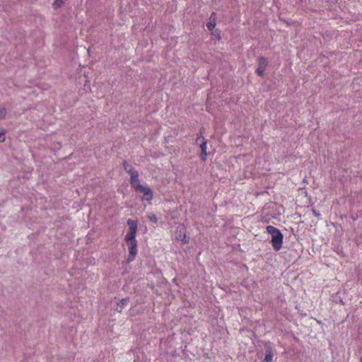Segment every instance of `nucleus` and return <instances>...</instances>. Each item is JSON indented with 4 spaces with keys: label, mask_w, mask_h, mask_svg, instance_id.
<instances>
[{
    "label": "nucleus",
    "mask_w": 362,
    "mask_h": 362,
    "mask_svg": "<svg viewBox=\"0 0 362 362\" xmlns=\"http://www.w3.org/2000/svg\"><path fill=\"white\" fill-rule=\"evenodd\" d=\"M267 231L272 235L271 243L275 251H279L282 247L284 235L281 230L273 226H267Z\"/></svg>",
    "instance_id": "1"
},
{
    "label": "nucleus",
    "mask_w": 362,
    "mask_h": 362,
    "mask_svg": "<svg viewBox=\"0 0 362 362\" xmlns=\"http://www.w3.org/2000/svg\"><path fill=\"white\" fill-rule=\"evenodd\" d=\"M129 249V256L127 262H132L137 254V241L136 239L132 240H124Z\"/></svg>",
    "instance_id": "2"
},
{
    "label": "nucleus",
    "mask_w": 362,
    "mask_h": 362,
    "mask_svg": "<svg viewBox=\"0 0 362 362\" xmlns=\"http://www.w3.org/2000/svg\"><path fill=\"white\" fill-rule=\"evenodd\" d=\"M136 192L142 193L144 194L143 199L150 202L153 199V191L151 188L147 186H144L141 184L137 185L136 187L134 188Z\"/></svg>",
    "instance_id": "3"
},
{
    "label": "nucleus",
    "mask_w": 362,
    "mask_h": 362,
    "mask_svg": "<svg viewBox=\"0 0 362 362\" xmlns=\"http://www.w3.org/2000/svg\"><path fill=\"white\" fill-rule=\"evenodd\" d=\"M127 223L129 228L125 235L124 240L136 239V234L138 228L137 222L132 219H128Z\"/></svg>",
    "instance_id": "4"
},
{
    "label": "nucleus",
    "mask_w": 362,
    "mask_h": 362,
    "mask_svg": "<svg viewBox=\"0 0 362 362\" xmlns=\"http://www.w3.org/2000/svg\"><path fill=\"white\" fill-rule=\"evenodd\" d=\"M268 65V61L266 58L260 57L258 58V66L256 73L258 76L263 77L266 66Z\"/></svg>",
    "instance_id": "5"
},
{
    "label": "nucleus",
    "mask_w": 362,
    "mask_h": 362,
    "mask_svg": "<svg viewBox=\"0 0 362 362\" xmlns=\"http://www.w3.org/2000/svg\"><path fill=\"white\" fill-rule=\"evenodd\" d=\"M206 144V140L204 137H202V141L199 144V147L201 148L200 158L202 161H205L207 158Z\"/></svg>",
    "instance_id": "6"
},
{
    "label": "nucleus",
    "mask_w": 362,
    "mask_h": 362,
    "mask_svg": "<svg viewBox=\"0 0 362 362\" xmlns=\"http://www.w3.org/2000/svg\"><path fill=\"white\" fill-rule=\"evenodd\" d=\"M129 175H130L129 182H130L131 186L133 188H134V187H136V186L137 185L140 184L139 181V173L136 170H134V171L132 172L131 173H129Z\"/></svg>",
    "instance_id": "7"
},
{
    "label": "nucleus",
    "mask_w": 362,
    "mask_h": 362,
    "mask_svg": "<svg viewBox=\"0 0 362 362\" xmlns=\"http://www.w3.org/2000/svg\"><path fill=\"white\" fill-rule=\"evenodd\" d=\"M175 238L177 240H181L183 243H188V240L187 239L185 228L183 227L180 228V229L179 230V233L177 232L176 233Z\"/></svg>",
    "instance_id": "8"
},
{
    "label": "nucleus",
    "mask_w": 362,
    "mask_h": 362,
    "mask_svg": "<svg viewBox=\"0 0 362 362\" xmlns=\"http://www.w3.org/2000/svg\"><path fill=\"white\" fill-rule=\"evenodd\" d=\"M216 13L213 12L209 18V21L206 24L209 30L211 31L216 26Z\"/></svg>",
    "instance_id": "9"
},
{
    "label": "nucleus",
    "mask_w": 362,
    "mask_h": 362,
    "mask_svg": "<svg viewBox=\"0 0 362 362\" xmlns=\"http://www.w3.org/2000/svg\"><path fill=\"white\" fill-rule=\"evenodd\" d=\"M274 357V353L271 347H268L266 350V355L263 362H272Z\"/></svg>",
    "instance_id": "10"
},
{
    "label": "nucleus",
    "mask_w": 362,
    "mask_h": 362,
    "mask_svg": "<svg viewBox=\"0 0 362 362\" xmlns=\"http://www.w3.org/2000/svg\"><path fill=\"white\" fill-rule=\"evenodd\" d=\"M128 299L123 298L119 300V302L117 303V310L119 313L122 312V309L124 308V306L127 304Z\"/></svg>",
    "instance_id": "11"
},
{
    "label": "nucleus",
    "mask_w": 362,
    "mask_h": 362,
    "mask_svg": "<svg viewBox=\"0 0 362 362\" xmlns=\"http://www.w3.org/2000/svg\"><path fill=\"white\" fill-rule=\"evenodd\" d=\"M122 165L124 170L129 174L134 171L133 167L127 160L123 161Z\"/></svg>",
    "instance_id": "12"
},
{
    "label": "nucleus",
    "mask_w": 362,
    "mask_h": 362,
    "mask_svg": "<svg viewBox=\"0 0 362 362\" xmlns=\"http://www.w3.org/2000/svg\"><path fill=\"white\" fill-rule=\"evenodd\" d=\"M64 3V0H55L52 4L53 8L57 10L60 8Z\"/></svg>",
    "instance_id": "13"
},
{
    "label": "nucleus",
    "mask_w": 362,
    "mask_h": 362,
    "mask_svg": "<svg viewBox=\"0 0 362 362\" xmlns=\"http://www.w3.org/2000/svg\"><path fill=\"white\" fill-rule=\"evenodd\" d=\"M6 115V110L5 108L0 109V119H5Z\"/></svg>",
    "instance_id": "14"
},
{
    "label": "nucleus",
    "mask_w": 362,
    "mask_h": 362,
    "mask_svg": "<svg viewBox=\"0 0 362 362\" xmlns=\"http://www.w3.org/2000/svg\"><path fill=\"white\" fill-rule=\"evenodd\" d=\"M204 131V128H202L201 130H200V134L197 136V138L196 139V143L197 144H199V142H200V140L202 139V137H204L202 136V134Z\"/></svg>",
    "instance_id": "15"
},
{
    "label": "nucleus",
    "mask_w": 362,
    "mask_h": 362,
    "mask_svg": "<svg viewBox=\"0 0 362 362\" xmlns=\"http://www.w3.org/2000/svg\"><path fill=\"white\" fill-rule=\"evenodd\" d=\"M148 218L151 222H153V223H157V221H158V218L155 214L148 216Z\"/></svg>",
    "instance_id": "16"
},
{
    "label": "nucleus",
    "mask_w": 362,
    "mask_h": 362,
    "mask_svg": "<svg viewBox=\"0 0 362 362\" xmlns=\"http://www.w3.org/2000/svg\"><path fill=\"white\" fill-rule=\"evenodd\" d=\"M4 134L5 132L4 131L0 132V142H4L5 141Z\"/></svg>",
    "instance_id": "17"
},
{
    "label": "nucleus",
    "mask_w": 362,
    "mask_h": 362,
    "mask_svg": "<svg viewBox=\"0 0 362 362\" xmlns=\"http://www.w3.org/2000/svg\"><path fill=\"white\" fill-rule=\"evenodd\" d=\"M312 211H313V214H314L315 216H317V217H320V213L318 211H317V210H316V209H315L314 208H313Z\"/></svg>",
    "instance_id": "18"
},
{
    "label": "nucleus",
    "mask_w": 362,
    "mask_h": 362,
    "mask_svg": "<svg viewBox=\"0 0 362 362\" xmlns=\"http://www.w3.org/2000/svg\"><path fill=\"white\" fill-rule=\"evenodd\" d=\"M360 362H362V358H361V361H360Z\"/></svg>",
    "instance_id": "19"
}]
</instances>
